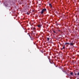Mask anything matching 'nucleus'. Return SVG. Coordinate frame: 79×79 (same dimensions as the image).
Returning <instances> with one entry per match:
<instances>
[{
    "mask_svg": "<svg viewBox=\"0 0 79 79\" xmlns=\"http://www.w3.org/2000/svg\"><path fill=\"white\" fill-rule=\"evenodd\" d=\"M46 9H43L42 10V11L41 12V14H43V13H44V11H46Z\"/></svg>",
    "mask_w": 79,
    "mask_h": 79,
    "instance_id": "1",
    "label": "nucleus"
},
{
    "mask_svg": "<svg viewBox=\"0 0 79 79\" xmlns=\"http://www.w3.org/2000/svg\"><path fill=\"white\" fill-rule=\"evenodd\" d=\"M38 27H41V25H38Z\"/></svg>",
    "mask_w": 79,
    "mask_h": 79,
    "instance_id": "2",
    "label": "nucleus"
},
{
    "mask_svg": "<svg viewBox=\"0 0 79 79\" xmlns=\"http://www.w3.org/2000/svg\"><path fill=\"white\" fill-rule=\"evenodd\" d=\"M49 5L51 7H52V4H49Z\"/></svg>",
    "mask_w": 79,
    "mask_h": 79,
    "instance_id": "3",
    "label": "nucleus"
},
{
    "mask_svg": "<svg viewBox=\"0 0 79 79\" xmlns=\"http://www.w3.org/2000/svg\"><path fill=\"white\" fill-rule=\"evenodd\" d=\"M67 44H69V43H65V45H66Z\"/></svg>",
    "mask_w": 79,
    "mask_h": 79,
    "instance_id": "4",
    "label": "nucleus"
},
{
    "mask_svg": "<svg viewBox=\"0 0 79 79\" xmlns=\"http://www.w3.org/2000/svg\"><path fill=\"white\" fill-rule=\"evenodd\" d=\"M64 48H65V47H64V46H63L62 49H64Z\"/></svg>",
    "mask_w": 79,
    "mask_h": 79,
    "instance_id": "5",
    "label": "nucleus"
},
{
    "mask_svg": "<svg viewBox=\"0 0 79 79\" xmlns=\"http://www.w3.org/2000/svg\"><path fill=\"white\" fill-rule=\"evenodd\" d=\"M70 45H73V44L72 43H70Z\"/></svg>",
    "mask_w": 79,
    "mask_h": 79,
    "instance_id": "6",
    "label": "nucleus"
},
{
    "mask_svg": "<svg viewBox=\"0 0 79 79\" xmlns=\"http://www.w3.org/2000/svg\"><path fill=\"white\" fill-rule=\"evenodd\" d=\"M47 40H50V39L49 38H47Z\"/></svg>",
    "mask_w": 79,
    "mask_h": 79,
    "instance_id": "7",
    "label": "nucleus"
},
{
    "mask_svg": "<svg viewBox=\"0 0 79 79\" xmlns=\"http://www.w3.org/2000/svg\"><path fill=\"white\" fill-rule=\"evenodd\" d=\"M70 74H71V75H73V73H71Z\"/></svg>",
    "mask_w": 79,
    "mask_h": 79,
    "instance_id": "8",
    "label": "nucleus"
},
{
    "mask_svg": "<svg viewBox=\"0 0 79 79\" xmlns=\"http://www.w3.org/2000/svg\"><path fill=\"white\" fill-rule=\"evenodd\" d=\"M27 15H29V13H27Z\"/></svg>",
    "mask_w": 79,
    "mask_h": 79,
    "instance_id": "9",
    "label": "nucleus"
},
{
    "mask_svg": "<svg viewBox=\"0 0 79 79\" xmlns=\"http://www.w3.org/2000/svg\"><path fill=\"white\" fill-rule=\"evenodd\" d=\"M41 52H42V53H44V52H43V51H41Z\"/></svg>",
    "mask_w": 79,
    "mask_h": 79,
    "instance_id": "10",
    "label": "nucleus"
},
{
    "mask_svg": "<svg viewBox=\"0 0 79 79\" xmlns=\"http://www.w3.org/2000/svg\"><path fill=\"white\" fill-rule=\"evenodd\" d=\"M54 33H55V31H54Z\"/></svg>",
    "mask_w": 79,
    "mask_h": 79,
    "instance_id": "11",
    "label": "nucleus"
},
{
    "mask_svg": "<svg viewBox=\"0 0 79 79\" xmlns=\"http://www.w3.org/2000/svg\"><path fill=\"white\" fill-rule=\"evenodd\" d=\"M35 29V28H34V29Z\"/></svg>",
    "mask_w": 79,
    "mask_h": 79,
    "instance_id": "12",
    "label": "nucleus"
},
{
    "mask_svg": "<svg viewBox=\"0 0 79 79\" xmlns=\"http://www.w3.org/2000/svg\"><path fill=\"white\" fill-rule=\"evenodd\" d=\"M75 75H76V74L75 73Z\"/></svg>",
    "mask_w": 79,
    "mask_h": 79,
    "instance_id": "13",
    "label": "nucleus"
},
{
    "mask_svg": "<svg viewBox=\"0 0 79 79\" xmlns=\"http://www.w3.org/2000/svg\"><path fill=\"white\" fill-rule=\"evenodd\" d=\"M29 35V36H30V35Z\"/></svg>",
    "mask_w": 79,
    "mask_h": 79,
    "instance_id": "14",
    "label": "nucleus"
},
{
    "mask_svg": "<svg viewBox=\"0 0 79 79\" xmlns=\"http://www.w3.org/2000/svg\"><path fill=\"white\" fill-rule=\"evenodd\" d=\"M77 79H79V78H77Z\"/></svg>",
    "mask_w": 79,
    "mask_h": 79,
    "instance_id": "15",
    "label": "nucleus"
}]
</instances>
